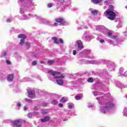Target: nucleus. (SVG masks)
<instances>
[{"label": "nucleus", "instance_id": "f257e3e1", "mask_svg": "<svg viewBox=\"0 0 127 127\" xmlns=\"http://www.w3.org/2000/svg\"><path fill=\"white\" fill-rule=\"evenodd\" d=\"M48 73L50 75H53V76H54V78H55L58 85L60 86H62V85H63L64 82L62 79L64 78V76L61 74V72L58 71H54L53 70H49Z\"/></svg>", "mask_w": 127, "mask_h": 127}, {"label": "nucleus", "instance_id": "f03ea898", "mask_svg": "<svg viewBox=\"0 0 127 127\" xmlns=\"http://www.w3.org/2000/svg\"><path fill=\"white\" fill-rule=\"evenodd\" d=\"M104 14L110 20H115L117 17V14L114 11L106 10L104 12Z\"/></svg>", "mask_w": 127, "mask_h": 127}, {"label": "nucleus", "instance_id": "7ed1b4c3", "mask_svg": "<svg viewBox=\"0 0 127 127\" xmlns=\"http://www.w3.org/2000/svg\"><path fill=\"white\" fill-rule=\"evenodd\" d=\"M22 124V121L21 120H16L14 121L11 122V125H13L15 127H21V125Z\"/></svg>", "mask_w": 127, "mask_h": 127}, {"label": "nucleus", "instance_id": "20e7f679", "mask_svg": "<svg viewBox=\"0 0 127 127\" xmlns=\"http://www.w3.org/2000/svg\"><path fill=\"white\" fill-rule=\"evenodd\" d=\"M26 35H23L22 34H19L18 35V38H22L19 42L20 45H23V44L24 43V41H25V39L26 38Z\"/></svg>", "mask_w": 127, "mask_h": 127}, {"label": "nucleus", "instance_id": "39448f33", "mask_svg": "<svg viewBox=\"0 0 127 127\" xmlns=\"http://www.w3.org/2000/svg\"><path fill=\"white\" fill-rule=\"evenodd\" d=\"M115 107V104L111 101H108L105 103V109H111V108H114Z\"/></svg>", "mask_w": 127, "mask_h": 127}, {"label": "nucleus", "instance_id": "423d86ee", "mask_svg": "<svg viewBox=\"0 0 127 127\" xmlns=\"http://www.w3.org/2000/svg\"><path fill=\"white\" fill-rule=\"evenodd\" d=\"M28 94L29 95V98L31 99H34L35 97V92L34 90L28 91Z\"/></svg>", "mask_w": 127, "mask_h": 127}, {"label": "nucleus", "instance_id": "0eeeda50", "mask_svg": "<svg viewBox=\"0 0 127 127\" xmlns=\"http://www.w3.org/2000/svg\"><path fill=\"white\" fill-rule=\"evenodd\" d=\"M76 43L78 45V50H82V49L83 48L82 41L81 40H78L77 41Z\"/></svg>", "mask_w": 127, "mask_h": 127}, {"label": "nucleus", "instance_id": "6e6552de", "mask_svg": "<svg viewBox=\"0 0 127 127\" xmlns=\"http://www.w3.org/2000/svg\"><path fill=\"white\" fill-rule=\"evenodd\" d=\"M56 22H59V23H61V24H64L65 21L63 18H58L55 19Z\"/></svg>", "mask_w": 127, "mask_h": 127}, {"label": "nucleus", "instance_id": "1a4fd4ad", "mask_svg": "<svg viewBox=\"0 0 127 127\" xmlns=\"http://www.w3.org/2000/svg\"><path fill=\"white\" fill-rule=\"evenodd\" d=\"M41 121L42 123H46V122H49V121H50V117L46 116L44 117L43 119H41Z\"/></svg>", "mask_w": 127, "mask_h": 127}, {"label": "nucleus", "instance_id": "9d476101", "mask_svg": "<svg viewBox=\"0 0 127 127\" xmlns=\"http://www.w3.org/2000/svg\"><path fill=\"white\" fill-rule=\"evenodd\" d=\"M51 39L53 40L54 43H55V44H59V42L58 41V39H57L56 37H51Z\"/></svg>", "mask_w": 127, "mask_h": 127}, {"label": "nucleus", "instance_id": "9b49d317", "mask_svg": "<svg viewBox=\"0 0 127 127\" xmlns=\"http://www.w3.org/2000/svg\"><path fill=\"white\" fill-rule=\"evenodd\" d=\"M7 80V81H11V82H12L13 81V74H9Z\"/></svg>", "mask_w": 127, "mask_h": 127}, {"label": "nucleus", "instance_id": "f8f14e48", "mask_svg": "<svg viewBox=\"0 0 127 127\" xmlns=\"http://www.w3.org/2000/svg\"><path fill=\"white\" fill-rule=\"evenodd\" d=\"M103 0H91V2L94 4H98V3H100L102 2Z\"/></svg>", "mask_w": 127, "mask_h": 127}, {"label": "nucleus", "instance_id": "ddd939ff", "mask_svg": "<svg viewBox=\"0 0 127 127\" xmlns=\"http://www.w3.org/2000/svg\"><path fill=\"white\" fill-rule=\"evenodd\" d=\"M25 47H26L27 49H29L30 48V43L27 42L25 43Z\"/></svg>", "mask_w": 127, "mask_h": 127}, {"label": "nucleus", "instance_id": "4468645a", "mask_svg": "<svg viewBox=\"0 0 127 127\" xmlns=\"http://www.w3.org/2000/svg\"><path fill=\"white\" fill-rule=\"evenodd\" d=\"M55 62H54V60H49L48 61V64L50 65H52L53 64H54Z\"/></svg>", "mask_w": 127, "mask_h": 127}, {"label": "nucleus", "instance_id": "2eb2a0df", "mask_svg": "<svg viewBox=\"0 0 127 127\" xmlns=\"http://www.w3.org/2000/svg\"><path fill=\"white\" fill-rule=\"evenodd\" d=\"M91 12L93 15H97L98 14V10H91Z\"/></svg>", "mask_w": 127, "mask_h": 127}, {"label": "nucleus", "instance_id": "dca6fc26", "mask_svg": "<svg viewBox=\"0 0 127 127\" xmlns=\"http://www.w3.org/2000/svg\"><path fill=\"white\" fill-rule=\"evenodd\" d=\"M109 10H110V11H114L115 10H114V6L110 5L108 7Z\"/></svg>", "mask_w": 127, "mask_h": 127}, {"label": "nucleus", "instance_id": "f3484780", "mask_svg": "<svg viewBox=\"0 0 127 127\" xmlns=\"http://www.w3.org/2000/svg\"><path fill=\"white\" fill-rule=\"evenodd\" d=\"M75 100H81V95L80 94H78L75 96Z\"/></svg>", "mask_w": 127, "mask_h": 127}, {"label": "nucleus", "instance_id": "a211bd4d", "mask_svg": "<svg viewBox=\"0 0 127 127\" xmlns=\"http://www.w3.org/2000/svg\"><path fill=\"white\" fill-rule=\"evenodd\" d=\"M87 82H88V83H93V82H94V80H93V78L90 77L89 78H88L87 79Z\"/></svg>", "mask_w": 127, "mask_h": 127}, {"label": "nucleus", "instance_id": "6ab92c4d", "mask_svg": "<svg viewBox=\"0 0 127 127\" xmlns=\"http://www.w3.org/2000/svg\"><path fill=\"white\" fill-rule=\"evenodd\" d=\"M41 114H42V115H47V114H48V112L45 111V110H42L41 111Z\"/></svg>", "mask_w": 127, "mask_h": 127}, {"label": "nucleus", "instance_id": "aec40b11", "mask_svg": "<svg viewBox=\"0 0 127 127\" xmlns=\"http://www.w3.org/2000/svg\"><path fill=\"white\" fill-rule=\"evenodd\" d=\"M52 105H57L58 104V101L57 100H53L52 101Z\"/></svg>", "mask_w": 127, "mask_h": 127}, {"label": "nucleus", "instance_id": "412c9836", "mask_svg": "<svg viewBox=\"0 0 127 127\" xmlns=\"http://www.w3.org/2000/svg\"><path fill=\"white\" fill-rule=\"evenodd\" d=\"M61 102L62 103H66V102H67V100H65V98L64 97H63L61 99Z\"/></svg>", "mask_w": 127, "mask_h": 127}, {"label": "nucleus", "instance_id": "4be33fe9", "mask_svg": "<svg viewBox=\"0 0 127 127\" xmlns=\"http://www.w3.org/2000/svg\"><path fill=\"white\" fill-rule=\"evenodd\" d=\"M59 41H60V43H61V44H63V43H64V41L62 38H60L59 39Z\"/></svg>", "mask_w": 127, "mask_h": 127}, {"label": "nucleus", "instance_id": "5701e85b", "mask_svg": "<svg viewBox=\"0 0 127 127\" xmlns=\"http://www.w3.org/2000/svg\"><path fill=\"white\" fill-rule=\"evenodd\" d=\"M32 65H33V66H35V65H37V62L34 61L32 63Z\"/></svg>", "mask_w": 127, "mask_h": 127}, {"label": "nucleus", "instance_id": "b1692460", "mask_svg": "<svg viewBox=\"0 0 127 127\" xmlns=\"http://www.w3.org/2000/svg\"><path fill=\"white\" fill-rule=\"evenodd\" d=\"M6 63L7 64V65H10L11 64V63L10 62V61L9 60H6Z\"/></svg>", "mask_w": 127, "mask_h": 127}, {"label": "nucleus", "instance_id": "393cba45", "mask_svg": "<svg viewBox=\"0 0 127 127\" xmlns=\"http://www.w3.org/2000/svg\"><path fill=\"white\" fill-rule=\"evenodd\" d=\"M32 116V115H31V113H29V114H28V115H27V117H28V118H29V119H30Z\"/></svg>", "mask_w": 127, "mask_h": 127}, {"label": "nucleus", "instance_id": "a878e982", "mask_svg": "<svg viewBox=\"0 0 127 127\" xmlns=\"http://www.w3.org/2000/svg\"><path fill=\"white\" fill-rule=\"evenodd\" d=\"M48 7H52V3H50L48 4Z\"/></svg>", "mask_w": 127, "mask_h": 127}, {"label": "nucleus", "instance_id": "bb28decb", "mask_svg": "<svg viewBox=\"0 0 127 127\" xmlns=\"http://www.w3.org/2000/svg\"><path fill=\"white\" fill-rule=\"evenodd\" d=\"M59 107L60 108H63V104H62V103L59 104Z\"/></svg>", "mask_w": 127, "mask_h": 127}, {"label": "nucleus", "instance_id": "cd10ccee", "mask_svg": "<svg viewBox=\"0 0 127 127\" xmlns=\"http://www.w3.org/2000/svg\"><path fill=\"white\" fill-rule=\"evenodd\" d=\"M47 105H48V104H47V103H43V104H42V105L43 107H46V106H47Z\"/></svg>", "mask_w": 127, "mask_h": 127}, {"label": "nucleus", "instance_id": "c85d7f7f", "mask_svg": "<svg viewBox=\"0 0 127 127\" xmlns=\"http://www.w3.org/2000/svg\"><path fill=\"white\" fill-rule=\"evenodd\" d=\"M68 109H72L73 106L71 105H68Z\"/></svg>", "mask_w": 127, "mask_h": 127}, {"label": "nucleus", "instance_id": "c756f323", "mask_svg": "<svg viewBox=\"0 0 127 127\" xmlns=\"http://www.w3.org/2000/svg\"><path fill=\"white\" fill-rule=\"evenodd\" d=\"M76 50H73V55H76Z\"/></svg>", "mask_w": 127, "mask_h": 127}, {"label": "nucleus", "instance_id": "7c9ffc66", "mask_svg": "<svg viewBox=\"0 0 127 127\" xmlns=\"http://www.w3.org/2000/svg\"><path fill=\"white\" fill-rule=\"evenodd\" d=\"M100 43H104L105 42V40L102 39L100 41Z\"/></svg>", "mask_w": 127, "mask_h": 127}, {"label": "nucleus", "instance_id": "2f4dec72", "mask_svg": "<svg viewBox=\"0 0 127 127\" xmlns=\"http://www.w3.org/2000/svg\"><path fill=\"white\" fill-rule=\"evenodd\" d=\"M6 21H7V22H11V20H10V19H7L6 20Z\"/></svg>", "mask_w": 127, "mask_h": 127}, {"label": "nucleus", "instance_id": "473e14b6", "mask_svg": "<svg viewBox=\"0 0 127 127\" xmlns=\"http://www.w3.org/2000/svg\"><path fill=\"white\" fill-rule=\"evenodd\" d=\"M21 104H20V103H17V107H21Z\"/></svg>", "mask_w": 127, "mask_h": 127}, {"label": "nucleus", "instance_id": "72a5a7b5", "mask_svg": "<svg viewBox=\"0 0 127 127\" xmlns=\"http://www.w3.org/2000/svg\"><path fill=\"white\" fill-rule=\"evenodd\" d=\"M112 32H108V35H109V36H111V35H112Z\"/></svg>", "mask_w": 127, "mask_h": 127}, {"label": "nucleus", "instance_id": "f704fd0d", "mask_svg": "<svg viewBox=\"0 0 127 127\" xmlns=\"http://www.w3.org/2000/svg\"><path fill=\"white\" fill-rule=\"evenodd\" d=\"M34 110L35 111H37V110H38L37 107V106H35V107H34Z\"/></svg>", "mask_w": 127, "mask_h": 127}, {"label": "nucleus", "instance_id": "c9c22d12", "mask_svg": "<svg viewBox=\"0 0 127 127\" xmlns=\"http://www.w3.org/2000/svg\"><path fill=\"white\" fill-rule=\"evenodd\" d=\"M3 56H6V53L4 52V53H3Z\"/></svg>", "mask_w": 127, "mask_h": 127}, {"label": "nucleus", "instance_id": "e433bc0d", "mask_svg": "<svg viewBox=\"0 0 127 127\" xmlns=\"http://www.w3.org/2000/svg\"><path fill=\"white\" fill-rule=\"evenodd\" d=\"M37 115H38V113H36V112L34 113V115L35 116H37Z\"/></svg>", "mask_w": 127, "mask_h": 127}, {"label": "nucleus", "instance_id": "4c0bfd02", "mask_svg": "<svg viewBox=\"0 0 127 127\" xmlns=\"http://www.w3.org/2000/svg\"><path fill=\"white\" fill-rule=\"evenodd\" d=\"M27 101H28L29 102H31V103H32V100L28 99Z\"/></svg>", "mask_w": 127, "mask_h": 127}, {"label": "nucleus", "instance_id": "58836bf2", "mask_svg": "<svg viewBox=\"0 0 127 127\" xmlns=\"http://www.w3.org/2000/svg\"><path fill=\"white\" fill-rule=\"evenodd\" d=\"M24 111H26V110H27V108H26V107H24Z\"/></svg>", "mask_w": 127, "mask_h": 127}, {"label": "nucleus", "instance_id": "ea45409f", "mask_svg": "<svg viewBox=\"0 0 127 127\" xmlns=\"http://www.w3.org/2000/svg\"><path fill=\"white\" fill-rule=\"evenodd\" d=\"M40 63H41V64H43V63H44V62H43V61H41V62H40Z\"/></svg>", "mask_w": 127, "mask_h": 127}, {"label": "nucleus", "instance_id": "a19ab883", "mask_svg": "<svg viewBox=\"0 0 127 127\" xmlns=\"http://www.w3.org/2000/svg\"><path fill=\"white\" fill-rule=\"evenodd\" d=\"M57 24H58V23H55L54 24V25H57Z\"/></svg>", "mask_w": 127, "mask_h": 127}, {"label": "nucleus", "instance_id": "79ce46f5", "mask_svg": "<svg viewBox=\"0 0 127 127\" xmlns=\"http://www.w3.org/2000/svg\"><path fill=\"white\" fill-rule=\"evenodd\" d=\"M63 0V1H64V0Z\"/></svg>", "mask_w": 127, "mask_h": 127}]
</instances>
